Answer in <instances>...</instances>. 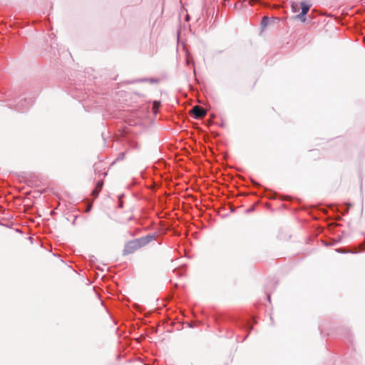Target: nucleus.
Segmentation results:
<instances>
[{
    "label": "nucleus",
    "instance_id": "8",
    "mask_svg": "<svg viewBox=\"0 0 365 365\" xmlns=\"http://www.w3.org/2000/svg\"><path fill=\"white\" fill-rule=\"evenodd\" d=\"M100 192V190H98L97 189L94 188V190L92 191V195L94 196V197H96Z\"/></svg>",
    "mask_w": 365,
    "mask_h": 365
},
{
    "label": "nucleus",
    "instance_id": "13",
    "mask_svg": "<svg viewBox=\"0 0 365 365\" xmlns=\"http://www.w3.org/2000/svg\"><path fill=\"white\" fill-rule=\"evenodd\" d=\"M267 297H268V299L269 300L270 299V296L268 295Z\"/></svg>",
    "mask_w": 365,
    "mask_h": 365
},
{
    "label": "nucleus",
    "instance_id": "1",
    "mask_svg": "<svg viewBox=\"0 0 365 365\" xmlns=\"http://www.w3.org/2000/svg\"><path fill=\"white\" fill-rule=\"evenodd\" d=\"M126 126L123 130V141L130 149H138L135 135L140 132L143 127L142 115H126L124 119Z\"/></svg>",
    "mask_w": 365,
    "mask_h": 365
},
{
    "label": "nucleus",
    "instance_id": "10",
    "mask_svg": "<svg viewBox=\"0 0 365 365\" xmlns=\"http://www.w3.org/2000/svg\"><path fill=\"white\" fill-rule=\"evenodd\" d=\"M192 117H193L195 119H199V120H202L203 119V118L205 116V115H191Z\"/></svg>",
    "mask_w": 365,
    "mask_h": 365
},
{
    "label": "nucleus",
    "instance_id": "11",
    "mask_svg": "<svg viewBox=\"0 0 365 365\" xmlns=\"http://www.w3.org/2000/svg\"><path fill=\"white\" fill-rule=\"evenodd\" d=\"M297 18L299 19H300L301 21H305V18H304V16H301V13L297 15Z\"/></svg>",
    "mask_w": 365,
    "mask_h": 365
},
{
    "label": "nucleus",
    "instance_id": "9",
    "mask_svg": "<svg viewBox=\"0 0 365 365\" xmlns=\"http://www.w3.org/2000/svg\"><path fill=\"white\" fill-rule=\"evenodd\" d=\"M125 157V153H120L118 157L116 158L117 160H123Z\"/></svg>",
    "mask_w": 365,
    "mask_h": 365
},
{
    "label": "nucleus",
    "instance_id": "3",
    "mask_svg": "<svg viewBox=\"0 0 365 365\" xmlns=\"http://www.w3.org/2000/svg\"><path fill=\"white\" fill-rule=\"evenodd\" d=\"M189 114H206V110L200 106H194L189 111Z\"/></svg>",
    "mask_w": 365,
    "mask_h": 365
},
{
    "label": "nucleus",
    "instance_id": "5",
    "mask_svg": "<svg viewBox=\"0 0 365 365\" xmlns=\"http://www.w3.org/2000/svg\"><path fill=\"white\" fill-rule=\"evenodd\" d=\"M309 6L304 3H302V12L301 16H305L309 11Z\"/></svg>",
    "mask_w": 365,
    "mask_h": 365
},
{
    "label": "nucleus",
    "instance_id": "12",
    "mask_svg": "<svg viewBox=\"0 0 365 365\" xmlns=\"http://www.w3.org/2000/svg\"><path fill=\"white\" fill-rule=\"evenodd\" d=\"M267 17H264V18H263L262 24H264V21H265V20H267Z\"/></svg>",
    "mask_w": 365,
    "mask_h": 365
},
{
    "label": "nucleus",
    "instance_id": "4",
    "mask_svg": "<svg viewBox=\"0 0 365 365\" xmlns=\"http://www.w3.org/2000/svg\"><path fill=\"white\" fill-rule=\"evenodd\" d=\"M160 106V101H154L153 102L152 110L153 112V114H157V113L159 111Z\"/></svg>",
    "mask_w": 365,
    "mask_h": 365
},
{
    "label": "nucleus",
    "instance_id": "2",
    "mask_svg": "<svg viewBox=\"0 0 365 365\" xmlns=\"http://www.w3.org/2000/svg\"><path fill=\"white\" fill-rule=\"evenodd\" d=\"M154 239L153 235H148L145 237H139L128 242L123 250V255L133 253L138 249L147 245Z\"/></svg>",
    "mask_w": 365,
    "mask_h": 365
},
{
    "label": "nucleus",
    "instance_id": "7",
    "mask_svg": "<svg viewBox=\"0 0 365 365\" xmlns=\"http://www.w3.org/2000/svg\"><path fill=\"white\" fill-rule=\"evenodd\" d=\"M103 182L102 180H99L97 182L95 188L97 189L98 190L101 191L103 187Z\"/></svg>",
    "mask_w": 365,
    "mask_h": 365
},
{
    "label": "nucleus",
    "instance_id": "6",
    "mask_svg": "<svg viewBox=\"0 0 365 365\" xmlns=\"http://www.w3.org/2000/svg\"><path fill=\"white\" fill-rule=\"evenodd\" d=\"M217 115H210V118L207 120L208 125H210L214 123V121Z\"/></svg>",
    "mask_w": 365,
    "mask_h": 365
}]
</instances>
